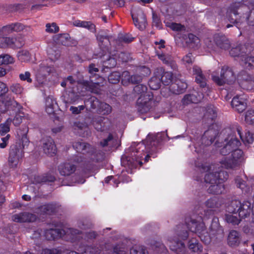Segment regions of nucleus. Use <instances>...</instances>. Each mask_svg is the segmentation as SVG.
<instances>
[{
  "label": "nucleus",
  "mask_w": 254,
  "mask_h": 254,
  "mask_svg": "<svg viewBox=\"0 0 254 254\" xmlns=\"http://www.w3.org/2000/svg\"><path fill=\"white\" fill-rule=\"evenodd\" d=\"M224 134H227L221 142L215 143L220 153L224 156L220 159L217 166L209 165L195 161V166L201 173H206L204 181L210 184L208 189L210 193L219 194L223 193L225 190L223 183L227 180L228 174L222 169H234L240 165L244 161L243 152L239 149L240 141L236 137L234 132L230 128L225 129Z\"/></svg>",
  "instance_id": "nucleus-1"
},
{
  "label": "nucleus",
  "mask_w": 254,
  "mask_h": 254,
  "mask_svg": "<svg viewBox=\"0 0 254 254\" xmlns=\"http://www.w3.org/2000/svg\"><path fill=\"white\" fill-rule=\"evenodd\" d=\"M186 225L179 224L174 228L173 231L164 237L163 240L170 249L177 254H184L186 247L184 243L180 239L185 240L189 236L187 229L197 234L201 240L205 244L210 243L211 238L206 231L202 216L197 219L193 218L186 219Z\"/></svg>",
  "instance_id": "nucleus-2"
},
{
  "label": "nucleus",
  "mask_w": 254,
  "mask_h": 254,
  "mask_svg": "<svg viewBox=\"0 0 254 254\" xmlns=\"http://www.w3.org/2000/svg\"><path fill=\"white\" fill-rule=\"evenodd\" d=\"M161 133H157L156 136L148 134L146 140L138 143L137 146L134 148L132 146L130 148V154L128 155H124L121 158V164L124 166L128 173H132V169L136 168L138 166L142 165V158L145 155L147 152L153 150V145H156L154 139L159 138L161 136Z\"/></svg>",
  "instance_id": "nucleus-3"
},
{
  "label": "nucleus",
  "mask_w": 254,
  "mask_h": 254,
  "mask_svg": "<svg viewBox=\"0 0 254 254\" xmlns=\"http://www.w3.org/2000/svg\"><path fill=\"white\" fill-rule=\"evenodd\" d=\"M98 71V69L95 67V65L91 64L89 67V72L92 75L90 77L89 81H83V82H78L76 88H73L72 95L76 94L75 97L71 99L69 101L73 103L78 99L79 97L84 95L82 94V90H79V88L82 87L85 90L90 91L95 93H99L100 91V84L103 83V78L97 74L92 75L94 73Z\"/></svg>",
  "instance_id": "nucleus-4"
},
{
  "label": "nucleus",
  "mask_w": 254,
  "mask_h": 254,
  "mask_svg": "<svg viewBox=\"0 0 254 254\" xmlns=\"http://www.w3.org/2000/svg\"><path fill=\"white\" fill-rule=\"evenodd\" d=\"M37 233L38 236H35L33 237L37 238L41 236L42 235L48 240H52L57 239L58 238H64L67 241H70L71 242H75L76 240L79 239L81 234L80 231L76 229L64 227L62 230L59 229H50L46 230L44 231H38L35 232V235Z\"/></svg>",
  "instance_id": "nucleus-5"
},
{
  "label": "nucleus",
  "mask_w": 254,
  "mask_h": 254,
  "mask_svg": "<svg viewBox=\"0 0 254 254\" xmlns=\"http://www.w3.org/2000/svg\"><path fill=\"white\" fill-rule=\"evenodd\" d=\"M193 72L195 75L196 82L200 85L201 92L203 93H199L194 92L191 94L186 95L183 99L184 104H189L190 103H197L201 101L205 95H208L209 91L208 87L206 85V78L202 73L201 69L197 66L193 67Z\"/></svg>",
  "instance_id": "nucleus-6"
},
{
  "label": "nucleus",
  "mask_w": 254,
  "mask_h": 254,
  "mask_svg": "<svg viewBox=\"0 0 254 254\" xmlns=\"http://www.w3.org/2000/svg\"><path fill=\"white\" fill-rule=\"evenodd\" d=\"M233 57L241 58V64L245 68L251 70L254 69V49L249 45H240L233 48L230 51Z\"/></svg>",
  "instance_id": "nucleus-7"
},
{
  "label": "nucleus",
  "mask_w": 254,
  "mask_h": 254,
  "mask_svg": "<svg viewBox=\"0 0 254 254\" xmlns=\"http://www.w3.org/2000/svg\"><path fill=\"white\" fill-rule=\"evenodd\" d=\"M133 91L136 94H140L137 101L138 112L141 114L147 112L150 109V105L152 102V94L146 92L147 87L143 84H138L135 86Z\"/></svg>",
  "instance_id": "nucleus-8"
},
{
  "label": "nucleus",
  "mask_w": 254,
  "mask_h": 254,
  "mask_svg": "<svg viewBox=\"0 0 254 254\" xmlns=\"http://www.w3.org/2000/svg\"><path fill=\"white\" fill-rule=\"evenodd\" d=\"M22 110L23 107L13 99H4L0 107V112L1 113H6L10 110L16 113L15 117L12 119V123L15 127L18 126L21 123L23 118L25 117Z\"/></svg>",
  "instance_id": "nucleus-9"
},
{
  "label": "nucleus",
  "mask_w": 254,
  "mask_h": 254,
  "mask_svg": "<svg viewBox=\"0 0 254 254\" xmlns=\"http://www.w3.org/2000/svg\"><path fill=\"white\" fill-rule=\"evenodd\" d=\"M36 82L35 86L38 87H43L46 82L47 76L55 72L53 66L48 65L47 61H43L34 69Z\"/></svg>",
  "instance_id": "nucleus-10"
},
{
  "label": "nucleus",
  "mask_w": 254,
  "mask_h": 254,
  "mask_svg": "<svg viewBox=\"0 0 254 254\" xmlns=\"http://www.w3.org/2000/svg\"><path fill=\"white\" fill-rule=\"evenodd\" d=\"M251 212V203L248 201L242 203L238 200H232L226 207V212L229 213H239L240 217L245 218Z\"/></svg>",
  "instance_id": "nucleus-11"
},
{
  "label": "nucleus",
  "mask_w": 254,
  "mask_h": 254,
  "mask_svg": "<svg viewBox=\"0 0 254 254\" xmlns=\"http://www.w3.org/2000/svg\"><path fill=\"white\" fill-rule=\"evenodd\" d=\"M229 12L231 14H233L235 17V19L232 18V21L231 20H229L231 22L236 23L237 24L239 22L237 17L238 15L241 14L240 17L243 18L242 21L244 20L246 22H247L250 15L248 7L240 2H235L232 4L229 7ZM237 27L239 28L238 25H237Z\"/></svg>",
  "instance_id": "nucleus-12"
},
{
  "label": "nucleus",
  "mask_w": 254,
  "mask_h": 254,
  "mask_svg": "<svg viewBox=\"0 0 254 254\" xmlns=\"http://www.w3.org/2000/svg\"><path fill=\"white\" fill-rule=\"evenodd\" d=\"M212 78L214 82L219 85H222L225 83L231 84L235 80L233 71L227 66L222 67L220 76L215 75L213 73Z\"/></svg>",
  "instance_id": "nucleus-13"
},
{
  "label": "nucleus",
  "mask_w": 254,
  "mask_h": 254,
  "mask_svg": "<svg viewBox=\"0 0 254 254\" xmlns=\"http://www.w3.org/2000/svg\"><path fill=\"white\" fill-rule=\"evenodd\" d=\"M24 157L23 148L20 145H14L10 147L8 159V165L10 168H16Z\"/></svg>",
  "instance_id": "nucleus-14"
},
{
  "label": "nucleus",
  "mask_w": 254,
  "mask_h": 254,
  "mask_svg": "<svg viewBox=\"0 0 254 254\" xmlns=\"http://www.w3.org/2000/svg\"><path fill=\"white\" fill-rule=\"evenodd\" d=\"M73 146L77 152H81L83 154H84L86 150H91L90 158L92 160V162H98L103 158L104 155L103 153L93 151L92 148H90V146L86 143L78 142L75 143Z\"/></svg>",
  "instance_id": "nucleus-15"
},
{
  "label": "nucleus",
  "mask_w": 254,
  "mask_h": 254,
  "mask_svg": "<svg viewBox=\"0 0 254 254\" xmlns=\"http://www.w3.org/2000/svg\"><path fill=\"white\" fill-rule=\"evenodd\" d=\"M205 43L210 51H215L217 48L222 49H227L229 48L230 44L228 40H225L223 37L216 36L215 37L214 41L206 39Z\"/></svg>",
  "instance_id": "nucleus-16"
},
{
  "label": "nucleus",
  "mask_w": 254,
  "mask_h": 254,
  "mask_svg": "<svg viewBox=\"0 0 254 254\" xmlns=\"http://www.w3.org/2000/svg\"><path fill=\"white\" fill-rule=\"evenodd\" d=\"M238 83L243 89L251 90L254 88V76L250 75L245 72L238 75Z\"/></svg>",
  "instance_id": "nucleus-17"
},
{
  "label": "nucleus",
  "mask_w": 254,
  "mask_h": 254,
  "mask_svg": "<svg viewBox=\"0 0 254 254\" xmlns=\"http://www.w3.org/2000/svg\"><path fill=\"white\" fill-rule=\"evenodd\" d=\"M131 15L135 26L141 30L145 29L146 25V19L143 12L141 10H139L137 13L134 9H132Z\"/></svg>",
  "instance_id": "nucleus-18"
},
{
  "label": "nucleus",
  "mask_w": 254,
  "mask_h": 254,
  "mask_svg": "<svg viewBox=\"0 0 254 254\" xmlns=\"http://www.w3.org/2000/svg\"><path fill=\"white\" fill-rule=\"evenodd\" d=\"M246 96L243 94L235 96L231 102L233 108L239 113L243 112L246 108Z\"/></svg>",
  "instance_id": "nucleus-19"
},
{
  "label": "nucleus",
  "mask_w": 254,
  "mask_h": 254,
  "mask_svg": "<svg viewBox=\"0 0 254 254\" xmlns=\"http://www.w3.org/2000/svg\"><path fill=\"white\" fill-rule=\"evenodd\" d=\"M93 125L96 130L105 131L110 129L112 124L108 118L100 117L93 121Z\"/></svg>",
  "instance_id": "nucleus-20"
},
{
  "label": "nucleus",
  "mask_w": 254,
  "mask_h": 254,
  "mask_svg": "<svg viewBox=\"0 0 254 254\" xmlns=\"http://www.w3.org/2000/svg\"><path fill=\"white\" fill-rule=\"evenodd\" d=\"M156 45V55L158 58L163 62L164 64H169L172 61V57L170 55L166 54L164 51H161L162 48H164V41L161 40L159 42H155Z\"/></svg>",
  "instance_id": "nucleus-21"
},
{
  "label": "nucleus",
  "mask_w": 254,
  "mask_h": 254,
  "mask_svg": "<svg viewBox=\"0 0 254 254\" xmlns=\"http://www.w3.org/2000/svg\"><path fill=\"white\" fill-rule=\"evenodd\" d=\"M36 219L35 215L26 212L15 214L12 216V220L18 223L34 222Z\"/></svg>",
  "instance_id": "nucleus-22"
},
{
  "label": "nucleus",
  "mask_w": 254,
  "mask_h": 254,
  "mask_svg": "<svg viewBox=\"0 0 254 254\" xmlns=\"http://www.w3.org/2000/svg\"><path fill=\"white\" fill-rule=\"evenodd\" d=\"M43 149L45 153L53 156L56 153L57 148L53 139L50 137H47L42 140Z\"/></svg>",
  "instance_id": "nucleus-23"
},
{
  "label": "nucleus",
  "mask_w": 254,
  "mask_h": 254,
  "mask_svg": "<svg viewBox=\"0 0 254 254\" xmlns=\"http://www.w3.org/2000/svg\"><path fill=\"white\" fill-rule=\"evenodd\" d=\"M214 127H217L215 125H212V127L206 130L201 139L205 146L210 145L214 140V138L218 134L217 130L213 129Z\"/></svg>",
  "instance_id": "nucleus-24"
},
{
  "label": "nucleus",
  "mask_w": 254,
  "mask_h": 254,
  "mask_svg": "<svg viewBox=\"0 0 254 254\" xmlns=\"http://www.w3.org/2000/svg\"><path fill=\"white\" fill-rule=\"evenodd\" d=\"M163 72V69L161 67L157 68L154 73V76L148 82L150 88L152 90H157L161 85L160 75Z\"/></svg>",
  "instance_id": "nucleus-25"
},
{
  "label": "nucleus",
  "mask_w": 254,
  "mask_h": 254,
  "mask_svg": "<svg viewBox=\"0 0 254 254\" xmlns=\"http://www.w3.org/2000/svg\"><path fill=\"white\" fill-rule=\"evenodd\" d=\"M3 41V43L0 44V48H18L21 47L23 45V43L20 40H17L15 38L4 37V39H1Z\"/></svg>",
  "instance_id": "nucleus-26"
},
{
  "label": "nucleus",
  "mask_w": 254,
  "mask_h": 254,
  "mask_svg": "<svg viewBox=\"0 0 254 254\" xmlns=\"http://www.w3.org/2000/svg\"><path fill=\"white\" fill-rule=\"evenodd\" d=\"M75 166L70 162H64L61 163L58 167L59 171L61 175L69 176L74 172Z\"/></svg>",
  "instance_id": "nucleus-27"
},
{
  "label": "nucleus",
  "mask_w": 254,
  "mask_h": 254,
  "mask_svg": "<svg viewBox=\"0 0 254 254\" xmlns=\"http://www.w3.org/2000/svg\"><path fill=\"white\" fill-rule=\"evenodd\" d=\"M188 85L187 83L181 80H177L175 83H172L170 87V90L176 94H179L183 93L187 89Z\"/></svg>",
  "instance_id": "nucleus-28"
},
{
  "label": "nucleus",
  "mask_w": 254,
  "mask_h": 254,
  "mask_svg": "<svg viewBox=\"0 0 254 254\" xmlns=\"http://www.w3.org/2000/svg\"><path fill=\"white\" fill-rule=\"evenodd\" d=\"M57 102L54 97L50 95L45 99V110L48 114L54 113V110L57 106Z\"/></svg>",
  "instance_id": "nucleus-29"
},
{
  "label": "nucleus",
  "mask_w": 254,
  "mask_h": 254,
  "mask_svg": "<svg viewBox=\"0 0 254 254\" xmlns=\"http://www.w3.org/2000/svg\"><path fill=\"white\" fill-rule=\"evenodd\" d=\"M58 208V206L55 204H45L39 207L38 213L40 214H51L56 212Z\"/></svg>",
  "instance_id": "nucleus-30"
},
{
  "label": "nucleus",
  "mask_w": 254,
  "mask_h": 254,
  "mask_svg": "<svg viewBox=\"0 0 254 254\" xmlns=\"http://www.w3.org/2000/svg\"><path fill=\"white\" fill-rule=\"evenodd\" d=\"M240 243L239 234L236 231H232L228 237V244L231 247L237 246Z\"/></svg>",
  "instance_id": "nucleus-31"
},
{
  "label": "nucleus",
  "mask_w": 254,
  "mask_h": 254,
  "mask_svg": "<svg viewBox=\"0 0 254 254\" xmlns=\"http://www.w3.org/2000/svg\"><path fill=\"white\" fill-rule=\"evenodd\" d=\"M74 26L79 27H83L87 29L91 32L95 31V26L90 21H81L79 20H75L73 22Z\"/></svg>",
  "instance_id": "nucleus-32"
},
{
  "label": "nucleus",
  "mask_w": 254,
  "mask_h": 254,
  "mask_svg": "<svg viewBox=\"0 0 254 254\" xmlns=\"http://www.w3.org/2000/svg\"><path fill=\"white\" fill-rule=\"evenodd\" d=\"M243 218L239 216V213H229L226 212L225 216V221L233 225H238L240 222V219Z\"/></svg>",
  "instance_id": "nucleus-33"
},
{
  "label": "nucleus",
  "mask_w": 254,
  "mask_h": 254,
  "mask_svg": "<svg viewBox=\"0 0 254 254\" xmlns=\"http://www.w3.org/2000/svg\"><path fill=\"white\" fill-rule=\"evenodd\" d=\"M12 122V118H8L4 123L0 124V135L1 136H4L9 132Z\"/></svg>",
  "instance_id": "nucleus-34"
},
{
  "label": "nucleus",
  "mask_w": 254,
  "mask_h": 254,
  "mask_svg": "<svg viewBox=\"0 0 254 254\" xmlns=\"http://www.w3.org/2000/svg\"><path fill=\"white\" fill-rule=\"evenodd\" d=\"M188 247L190 250L193 252H201L203 250L201 245L195 238H193L189 241Z\"/></svg>",
  "instance_id": "nucleus-35"
},
{
  "label": "nucleus",
  "mask_w": 254,
  "mask_h": 254,
  "mask_svg": "<svg viewBox=\"0 0 254 254\" xmlns=\"http://www.w3.org/2000/svg\"><path fill=\"white\" fill-rule=\"evenodd\" d=\"M222 203V200L217 197L214 196L208 199L206 202L205 205L208 208H215L219 207Z\"/></svg>",
  "instance_id": "nucleus-36"
},
{
  "label": "nucleus",
  "mask_w": 254,
  "mask_h": 254,
  "mask_svg": "<svg viewBox=\"0 0 254 254\" xmlns=\"http://www.w3.org/2000/svg\"><path fill=\"white\" fill-rule=\"evenodd\" d=\"M69 37L67 34L57 35L54 37V41L58 44L68 46Z\"/></svg>",
  "instance_id": "nucleus-37"
},
{
  "label": "nucleus",
  "mask_w": 254,
  "mask_h": 254,
  "mask_svg": "<svg viewBox=\"0 0 254 254\" xmlns=\"http://www.w3.org/2000/svg\"><path fill=\"white\" fill-rule=\"evenodd\" d=\"M85 105L87 107H89L91 109L96 110L97 112V108H99L101 102H100L97 98L91 97L88 100L85 101Z\"/></svg>",
  "instance_id": "nucleus-38"
},
{
  "label": "nucleus",
  "mask_w": 254,
  "mask_h": 254,
  "mask_svg": "<svg viewBox=\"0 0 254 254\" xmlns=\"http://www.w3.org/2000/svg\"><path fill=\"white\" fill-rule=\"evenodd\" d=\"M237 132L244 143L251 144L254 141V135L250 132H246L244 137L242 136L241 130L239 128H237Z\"/></svg>",
  "instance_id": "nucleus-39"
},
{
  "label": "nucleus",
  "mask_w": 254,
  "mask_h": 254,
  "mask_svg": "<svg viewBox=\"0 0 254 254\" xmlns=\"http://www.w3.org/2000/svg\"><path fill=\"white\" fill-rule=\"evenodd\" d=\"M152 249L157 252H160L161 254H167L168 250L163 244L158 241H153L151 243Z\"/></svg>",
  "instance_id": "nucleus-40"
},
{
  "label": "nucleus",
  "mask_w": 254,
  "mask_h": 254,
  "mask_svg": "<svg viewBox=\"0 0 254 254\" xmlns=\"http://www.w3.org/2000/svg\"><path fill=\"white\" fill-rule=\"evenodd\" d=\"M173 74L171 72L166 71L163 70V72L160 75L161 82L165 85H169L172 82Z\"/></svg>",
  "instance_id": "nucleus-41"
},
{
  "label": "nucleus",
  "mask_w": 254,
  "mask_h": 254,
  "mask_svg": "<svg viewBox=\"0 0 254 254\" xmlns=\"http://www.w3.org/2000/svg\"><path fill=\"white\" fill-rule=\"evenodd\" d=\"M112 111V108L105 103L101 102L99 108H97V112L103 115L109 114Z\"/></svg>",
  "instance_id": "nucleus-42"
},
{
  "label": "nucleus",
  "mask_w": 254,
  "mask_h": 254,
  "mask_svg": "<svg viewBox=\"0 0 254 254\" xmlns=\"http://www.w3.org/2000/svg\"><path fill=\"white\" fill-rule=\"evenodd\" d=\"M199 42L200 40L198 38L192 34H189L188 35V39L186 41L192 48L197 47Z\"/></svg>",
  "instance_id": "nucleus-43"
},
{
  "label": "nucleus",
  "mask_w": 254,
  "mask_h": 254,
  "mask_svg": "<svg viewBox=\"0 0 254 254\" xmlns=\"http://www.w3.org/2000/svg\"><path fill=\"white\" fill-rule=\"evenodd\" d=\"M14 62V58L9 55L5 54L0 56V65L12 64Z\"/></svg>",
  "instance_id": "nucleus-44"
},
{
  "label": "nucleus",
  "mask_w": 254,
  "mask_h": 254,
  "mask_svg": "<svg viewBox=\"0 0 254 254\" xmlns=\"http://www.w3.org/2000/svg\"><path fill=\"white\" fill-rule=\"evenodd\" d=\"M18 58L22 62H27L30 60V55L28 51L21 50L18 53Z\"/></svg>",
  "instance_id": "nucleus-45"
},
{
  "label": "nucleus",
  "mask_w": 254,
  "mask_h": 254,
  "mask_svg": "<svg viewBox=\"0 0 254 254\" xmlns=\"http://www.w3.org/2000/svg\"><path fill=\"white\" fill-rule=\"evenodd\" d=\"M127 249L123 244L117 245L112 247V250L110 252L115 254H126Z\"/></svg>",
  "instance_id": "nucleus-46"
},
{
  "label": "nucleus",
  "mask_w": 254,
  "mask_h": 254,
  "mask_svg": "<svg viewBox=\"0 0 254 254\" xmlns=\"http://www.w3.org/2000/svg\"><path fill=\"white\" fill-rule=\"evenodd\" d=\"M130 254H148L146 249L141 246H134L130 251Z\"/></svg>",
  "instance_id": "nucleus-47"
},
{
  "label": "nucleus",
  "mask_w": 254,
  "mask_h": 254,
  "mask_svg": "<svg viewBox=\"0 0 254 254\" xmlns=\"http://www.w3.org/2000/svg\"><path fill=\"white\" fill-rule=\"evenodd\" d=\"M47 54L49 59L52 61H56L60 57L59 52L50 47H49L47 49Z\"/></svg>",
  "instance_id": "nucleus-48"
},
{
  "label": "nucleus",
  "mask_w": 254,
  "mask_h": 254,
  "mask_svg": "<svg viewBox=\"0 0 254 254\" xmlns=\"http://www.w3.org/2000/svg\"><path fill=\"white\" fill-rule=\"evenodd\" d=\"M121 78V75L120 72L115 71L112 72L108 76V80L109 82L112 84H116L118 83L120 79Z\"/></svg>",
  "instance_id": "nucleus-49"
},
{
  "label": "nucleus",
  "mask_w": 254,
  "mask_h": 254,
  "mask_svg": "<svg viewBox=\"0 0 254 254\" xmlns=\"http://www.w3.org/2000/svg\"><path fill=\"white\" fill-rule=\"evenodd\" d=\"M10 90L13 93L19 95L22 93L23 88L19 83H14L10 86Z\"/></svg>",
  "instance_id": "nucleus-50"
},
{
  "label": "nucleus",
  "mask_w": 254,
  "mask_h": 254,
  "mask_svg": "<svg viewBox=\"0 0 254 254\" xmlns=\"http://www.w3.org/2000/svg\"><path fill=\"white\" fill-rule=\"evenodd\" d=\"M204 117L213 120L216 117V110L213 106H210L206 110Z\"/></svg>",
  "instance_id": "nucleus-51"
},
{
  "label": "nucleus",
  "mask_w": 254,
  "mask_h": 254,
  "mask_svg": "<svg viewBox=\"0 0 254 254\" xmlns=\"http://www.w3.org/2000/svg\"><path fill=\"white\" fill-rule=\"evenodd\" d=\"M136 71L139 74V75L142 76V78L149 75L151 72L150 69L144 66L137 67Z\"/></svg>",
  "instance_id": "nucleus-52"
},
{
  "label": "nucleus",
  "mask_w": 254,
  "mask_h": 254,
  "mask_svg": "<svg viewBox=\"0 0 254 254\" xmlns=\"http://www.w3.org/2000/svg\"><path fill=\"white\" fill-rule=\"evenodd\" d=\"M245 121L249 124H254V110L248 111L245 115Z\"/></svg>",
  "instance_id": "nucleus-53"
},
{
  "label": "nucleus",
  "mask_w": 254,
  "mask_h": 254,
  "mask_svg": "<svg viewBox=\"0 0 254 254\" xmlns=\"http://www.w3.org/2000/svg\"><path fill=\"white\" fill-rule=\"evenodd\" d=\"M13 32L11 24L0 28V35H7Z\"/></svg>",
  "instance_id": "nucleus-54"
},
{
  "label": "nucleus",
  "mask_w": 254,
  "mask_h": 254,
  "mask_svg": "<svg viewBox=\"0 0 254 254\" xmlns=\"http://www.w3.org/2000/svg\"><path fill=\"white\" fill-rule=\"evenodd\" d=\"M46 31L48 33H54L59 31V28L55 23H48L46 25Z\"/></svg>",
  "instance_id": "nucleus-55"
},
{
  "label": "nucleus",
  "mask_w": 254,
  "mask_h": 254,
  "mask_svg": "<svg viewBox=\"0 0 254 254\" xmlns=\"http://www.w3.org/2000/svg\"><path fill=\"white\" fill-rule=\"evenodd\" d=\"M48 181H52L53 180H48V179L45 178L43 176L39 175H35L33 178L31 179V182L32 184L36 185L40 184L43 182H45Z\"/></svg>",
  "instance_id": "nucleus-56"
},
{
  "label": "nucleus",
  "mask_w": 254,
  "mask_h": 254,
  "mask_svg": "<svg viewBox=\"0 0 254 254\" xmlns=\"http://www.w3.org/2000/svg\"><path fill=\"white\" fill-rule=\"evenodd\" d=\"M131 76L128 71H124L122 75V82L124 85H127L131 81Z\"/></svg>",
  "instance_id": "nucleus-57"
},
{
  "label": "nucleus",
  "mask_w": 254,
  "mask_h": 254,
  "mask_svg": "<svg viewBox=\"0 0 254 254\" xmlns=\"http://www.w3.org/2000/svg\"><path fill=\"white\" fill-rule=\"evenodd\" d=\"M19 78L22 81H26L28 83H31L32 79L31 78V73L29 71H25L20 73L19 75Z\"/></svg>",
  "instance_id": "nucleus-58"
},
{
  "label": "nucleus",
  "mask_w": 254,
  "mask_h": 254,
  "mask_svg": "<svg viewBox=\"0 0 254 254\" xmlns=\"http://www.w3.org/2000/svg\"><path fill=\"white\" fill-rule=\"evenodd\" d=\"M211 231H221L218 223V219L217 217H214L212 219V224L210 227Z\"/></svg>",
  "instance_id": "nucleus-59"
},
{
  "label": "nucleus",
  "mask_w": 254,
  "mask_h": 254,
  "mask_svg": "<svg viewBox=\"0 0 254 254\" xmlns=\"http://www.w3.org/2000/svg\"><path fill=\"white\" fill-rule=\"evenodd\" d=\"M171 29L174 31H182L185 30V27L180 24L171 23L167 25Z\"/></svg>",
  "instance_id": "nucleus-60"
},
{
  "label": "nucleus",
  "mask_w": 254,
  "mask_h": 254,
  "mask_svg": "<svg viewBox=\"0 0 254 254\" xmlns=\"http://www.w3.org/2000/svg\"><path fill=\"white\" fill-rule=\"evenodd\" d=\"M10 137V135L9 134H7L4 137L1 138V142L0 143V148H4L6 147L8 144L9 139Z\"/></svg>",
  "instance_id": "nucleus-61"
},
{
  "label": "nucleus",
  "mask_w": 254,
  "mask_h": 254,
  "mask_svg": "<svg viewBox=\"0 0 254 254\" xmlns=\"http://www.w3.org/2000/svg\"><path fill=\"white\" fill-rule=\"evenodd\" d=\"M28 131V128L25 127L23 130V133L21 134V140L22 143V145L23 146V148H24V146L27 145V144L29 142L28 139L27 138L26 135Z\"/></svg>",
  "instance_id": "nucleus-62"
},
{
  "label": "nucleus",
  "mask_w": 254,
  "mask_h": 254,
  "mask_svg": "<svg viewBox=\"0 0 254 254\" xmlns=\"http://www.w3.org/2000/svg\"><path fill=\"white\" fill-rule=\"evenodd\" d=\"M13 32H20L25 28V26L21 23H15L11 24Z\"/></svg>",
  "instance_id": "nucleus-63"
},
{
  "label": "nucleus",
  "mask_w": 254,
  "mask_h": 254,
  "mask_svg": "<svg viewBox=\"0 0 254 254\" xmlns=\"http://www.w3.org/2000/svg\"><path fill=\"white\" fill-rule=\"evenodd\" d=\"M236 184L237 187L240 188L243 191H247V190H245L246 187V183L244 181L242 180L240 178L237 177L236 179Z\"/></svg>",
  "instance_id": "nucleus-64"
}]
</instances>
